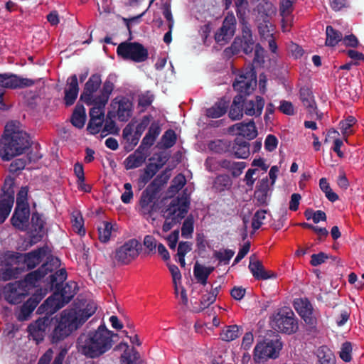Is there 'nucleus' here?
I'll return each instance as SVG.
<instances>
[{
    "label": "nucleus",
    "instance_id": "f257e3e1",
    "mask_svg": "<svg viewBox=\"0 0 364 364\" xmlns=\"http://www.w3.org/2000/svg\"><path fill=\"white\" fill-rule=\"evenodd\" d=\"M117 336V333L108 330L103 323L95 331L80 335L77 344L83 355L87 358H95L112 348V337Z\"/></svg>",
    "mask_w": 364,
    "mask_h": 364
},
{
    "label": "nucleus",
    "instance_id": "f03ea898",
    "mask_svg": "<svg viewBox=\"0 0 364 364\" xmlns=\"http://www.w3.org/2000/svg\"><path fill=\"white\" fill-rule=\"evenodd\" d=\"M67 276L66 270L60 269L48 277V283L54 293L38 308V314L53 316V314L71 301L72 294L66 295V289L70 287L61 288V284L66 280Z\"/></svg>",
    "mask_w": 364,
    "mask_h": 364
},
{
    "label": "nucleus",
    "instance_id": "7ed1b4c3",
    "mask_svg": "<svg viewBox=\"0 0 364 364\" xmlns=\"http://www.w3.org/2000/svg\"><path fill=\"white\" fill-rule=\"evenodd\" d=\"M30 146L29 136L26 132L18 131L13 122L6 124L4 134L0 141V156L4 161H10L22 154Z\"/></svg>",
    "mask_w": 364,
    "mask_h": 364
},
{
    "label": "nucleus",
    "instance_id": "20e7f679",
    "mask_svg": "<svg viewBox=\"0 0 364 364\" xmlns=\"http://www.w3.org/2000/svg\"><path fill=\"white\" fill-rule=\"evenodd\" d=\"M49 338L52 343H58L68 337L79 327L77 313L73 309L63 310L60 317L50 316Z\"/></svg>",
    "mask_w": 364,
    "mask_h": 364
},
{
    "label": "nucleus",
    "instance_id": "39448f33",
    "mask_svg": "<svg viewBox=\"0 0 364 364\" xmlns=\"http://www.w3.org/2000/svg\"><path fill=\"white\" fill-rule=\"evenodd\" d=\"M166 170L157 176L141 193L139 200V213L145 218L151 217L158 210L156 200L161 186L166 183L169 179V176L166 174Z\"/></svg>",
    "mask_w": 364,
    "mask_h": 364
},
{
    "label": "nucleus",
    "instance_id": "423d86ee",
    "mask_svg": "<svg viewBox=\"0 0 364 364\" xmlns=\"http://www.w3.org/2000/svg\"><path fill=\"white\" fill-rule=\"evenodd\" d=\"M190 206V197L187 190L178 197L171 200L166 209L167 215L162 226L164 232H168L174 225L181 223L188 211Z\"/></svg>",
    "mask_w": 364,
    "mask_h": 364
},
{
    "label": "nucleus",
    "instance_id": "0eeeda50",
    "mask_svg": "<svg viewBox=\"0 0 364 364\" xmlns=\"http://www.w3.org/2000/svg\"><path fill=\"white\" fill-rule=\"evenodd\" d=\"M117 78L115 74H109L105 80L100 93L95 96V99L85 102L88 106H93L90 109V119H100L105 118V106L114 89Z\"/></svg>",
    "mask_w": 364,
    "mask_h": 364
},
{
    "label": "nucleus",
    "instance_id": "6e6552de",
    "mask_svg": "<svg viewBox=\"0 0 364 364\" xmlns=\"http://www.w3.org/2000/svg\"><path fill=\"white\" fill-rule=\"evenodd\" d=\"M272 327L278 332L292 334L298 329L297 320L294 313L289 309H283L272 316Z\"/></svg>",
    "mask_w": 364,
    "mask_h": 364
},
{
    "label": "nucleus",
    "instance_id": "1a4fd4ad",
    "mask_svg": "<svg viewBox=\"0 0 364 364\" xmlns=\"http://www.w3.org/2000/svg\"><path fill=\"white\" fill-rule=\"evenodd\" d=\"M117 54L124 60L142 63L149 58L148 50L139 42L124 41L119 44Z\"/></svg>",
    "mask_w": 364,
    "mask_h": 364
},
{
    "label": "nucleus",
    "instance_id": "9d476101",
    "mask_svg": "<svg viewBox=\"0 0 364 364\" xmlns=\"http://www.w3.org/2000/svg\"><path fill=\"white\" fill-rule=\"evenodd\" d=\"M282 344L279 340H265L257 343L254 349V360L257 362L275 359L279 355Z\"/></svg>",
    "mask_w": 364,
    "mask_h": 364
},
{
    "label": "nucleus",
    "instance_id": "9b49d317",
    "mask_svg": "<svg viewBox=\"0 0 364 364\" xmlns=\"http://www.w3.org/2000/svg\"><path fill=\"white\" fill-rule=\"evenodd\" d=\"M141 244L136 239H131L124 242L114 252V260L120 264L127 265L139 255Z\"/></svg>",
    "mask_w": 364,
    "mask_h": 364
},
{
    "label": "nucleus",
    "instance_id": "f8f14e48",
    "mask_svg": "<svg viewBox=\"0 0 364 364\" xmlns=\"http://www.w3.org/2000/svg\"><path fill=\"white\" fill-rule=\"evenodd\" d=\"M257 85V75L253 69L242 70L237 76L232 84L237 95H250Z\"/></svg>",
    "mask_w": 364,
    "mask_h": 364
},
{
    "label": "nucleus",
    "instance_id": "ddd939ff",
    "mask_svg": "<svg viewBox=\"0 0 364 364\" xmlns=\"http://www.w3.org/2000/svg\"><path fill=\"white\" fill-rule=\"evenodd\" d=\"M3 193L0 195V224L9 216L14 203V181L11 178H6Z\"/></svg>",
    "mask_w": 364,
    "mask_h": 364
},
{
    "label": "nucleus",
    "instance_id": "4468645a",
    "mask_svg": "<svg viewBox=\"0 0 364 364\" xmlns=\"http://www.w3.org/2000/svg\"><path fill=\"white\" fill-rule=\"evenodd\" d=\"M237 21L234 14L228 12L225 17L222 26L215 34V40L217 43L223 44L228 43L235 35Z\"/></svg>",
    "mask_w": 364,
    "mask_h": 364
},
{
    "label": "nucleus",
    "instance_id": "2eb2a0df",
    "mask_svg": "<svg viewBox=\"0 0 364 364\" xmlns=\"http://www.w3.org/2000/svg\"><path fill=\"white\" fill-rule=\"evenodd\" d=\"M36 81L30 78L20 77L16 74L0 73V87L6 89H22L35 85Z\"/></svg>",
    "mask_w": 364,
    "mask_h": 364
},
{
    "label": "nucleus",
    "instance_id": "dca6fc26",
    "mask_svg": "<svg viewBox=\"0 0 364 364\" xmlns=\"http://www.w3.org/2000/svg\"><path fill=\"white\" fill-rule=\"evenodd\" d=\"M53 261V264H52L49 262H46L43 263L38 269L32 271L28 273L23 280L18 281V282H22V286L26 288L34 287L36 286V283L39 282L41 279H43L48 272H53V266H58L59 263V260L56 258Z\"/></svg>",
    "mask_w": 364,
    "mask_h": 364
},
{
    "label": "nucleus",
    "instance_id": "f3484780",
    "mask_svg": "<svg viewBox=\"0 0 364 364\" xmlns=\"http://www.w3.org/2000/svg\"><path fill=\"white\" fill-rule=\"evenodd\" d=\"M294 307L304 321L311 326L315 327L317 323L316 318L313 315V306L306 298L298 299L294 301Z\"/></svg>",
    "mask_w": 364,
    "mask_h": 364
},
{
    "label": "nucleus",
    "instance_id": "a211bd4d",
    "mask_svg": "<svg viewBox=\"0 0 364 364\" xmlns=\"http://www.w3.org/2000/svg\"><path fill=\"white\" fill-rule=\"evenodd\" d=\"M299 97L303 105L307 109L310 117L321 119L322 113H319L312 91L307 87H302L299 90Z\"/></svg>",
    "mask_w": 364,
    "mask_h": 364
},
{
    "label": "nucleus",
    "instance_id": "6ab92c4d",
    "mask_svg": "<svg viewBox=\"0 0 364 364\" xmlns=\"http://www.w3.org/2000/svg\"><path fill=\"white\" fill-rule=\"evenodd\" d=\"M28 294V290L22 286V282L9 283L5 287V299L12 304H20Z\"/></svg>",
    "mask_w": 364,
    "mask_h": 364
},
{
    "label": "nucleus",
    "instance_id": "aec40b11",
    "mask_svg": "<svg viewBox=\"0 0 364 364\" xmlns=\"http://www.w3.org/2000/svg\"><path fill=\"white\" fill-rule=\"evenodd\" d=\"M49 318L50 316H44L28 326L29 336L37 343L43 340L47 330L49 331V325H50V321H52L49 320Z\"/></svg>",
    "mask_w": 364,
    "mask_h": 364
},
{
    "label": "nucleus",
    "instance_id": "412c9836",
    "mask_svg": "<svg viewBox=\"0 0 364 364\" xmlns=\"http://www.w3.org/2000/svg\"><path fill=\"white\" fill-rule=\"evenodd\" d=\"M102 84L101 75L99 73L92 74L85 82L82 92L80 97V101L87 102L94 100L97 91Z\"/></svg>",
    "mask_w": 364,
    "mask_h": 364
},
{
    "label": "nucleus",
    "instance_id": "4be33fe9",
    "mask_svg": "<svg viewBox=\"0 0 364 364\" xmlns=\"http://www.w3.org/2000/svg\"><path fill=\"white\" fill-rule=\"evenodd\" d=\"M248 268L256 280H267L277 278V274L272 271H267L262 262L256 258L255 255L250 257Z\"/></svg>",
    "mask_w": 364,
    "mask_h": 364
},
{
    "label": "nucleus",
    "instance_id": "5701e85b",
    "mask_svg": "<svg viewBox=\"0 0 364 364\" xmlns=\"http://www.w3.org/2000/svg\"><path fill=\"white\" fill-rule=\"evenodd\" d=\"M247 95H242L244 113L247 116L259 117L264 109V100L261 96H256L255 100H247Z\"/></svg>",
    "mask_w": 364,
    "mask_h": 364
},
{
    "label": "nucleus",
    "instance_id": "b1692460",
    "mask_svg": "<svg viewBox=\"0 0 364 364\" xmlns=\"http://www.w3.org/2000/svg\"><path fill=\"white\" fill-rule=\"evenodd\" d=\"M29 217L30 208L16 206L11 222L16 229L24 231L28 227Z\"/></svg>",
    "mask_w": 364,
    "mask_h": 364
},
{
    "label": "nucleus",
    "instance_id": "393cba45",
    "mask_svg": "<svg viewBox=\"0 0 364 364\" xmlns=\"http://www.w3.org/2000/svg\"><path fill=\"white\" fill-rule=\"evenodd\" d=\"M46 255L45 247H40L28 253H21V262L26 265L28 269L36 267Z\"/></svg>",
    "mask_w": 364,
    "mask_h": 364
},
{
    "label": "nucleus",
    "instance_id": "a878e982",
    "mask_svg": "<svg viewBox=\"0 0 364 364\" xmlns=\"http://www.w3.org/2000/svg\"><path fill=\"white\" fill-rule=\"evenodd\" d=\"M113 105H117V114L119 121L127 122L132 114L133 105L132 101L125 97L114 99Z\"/></svg>",
    "mask_w": 364,
    "mask_h": 364
},
{
    "label": "nucleus",
    "instance_id": "bb28decb",
    "mask_svg": "<svg viewBox=\"0 0 364 364\" xmlns=\"http://www.w3.org/2000/svg\"><path fill=\"white\" fill-rule=\"evenodd\" d=\"M31 241L36 243L42 240L44 236L45 221L42 218V215L38 212H35L31 216Z\"/></svg>",
    "mask_w": 364,
    "mask_h": 364
},
{
    "label": "nucleus",
    "instance_id": "cd10ccee",
    "mask_svg": "<svg viewBox=\"0 0 364 364\" xmlns=\"http://www.w3.org/2000/svg\"><path fill=\"white\" fill-rule=\"evenodd\" d=\"M230 152L237 159H246L250 155V143L237 136L231 143Z\"/></svg>",
    "mask_w": 364,
    "mask_h": 364
},
{
    "label": "nucleus",
    "instance_id": "c85d7f7f",
    "mask_svg": "<svg viewBox=\"0 0 364 364\" xmlns=\"http://www.w3.org/2000/svg\"><path fill=\"white\" fill-rule=\"evenodd\" d=\"M269 191V180L267 177H265L258 182L254 193L258 205H267V198Z\"/></svg>",
    "mask_w": 364,
    "mask_h": 364
},
{
    "label": "nucleus",
    "instance_id": "c756f323",
    "mask_svg": "<svg viewBox=\"0 0 364 364\" xmlns=\"http://www.w3.org/2000/svg\"><path fill=\"white\" fill-rule=\"evenodd\" d=\"M276 11L273 4L267 0H261L254 9L256 21H264Z\"/></svg>",
    "mask_w": 364,
    "mask_h": 364
},
{
    "label": "nucleus",
    "instance_id": "7c9ffc66",
    "mask_svg": "<svg viewBox=\"0 0 364 364\" xmlns=\"http://www.w3.org/2000/svg\"><path fill=\"white\" fill-rule=\"evenodd\" d=\"M218 164L222 168L229 171L234 178L240 176L247 166L246 162L234 161L230 159L220 160Z\"/></svg>",
    "mask_w": 364,
    "mask_h": 364
},
{
    "label": "nucleus",
    "instance_id": "2f4dec72",
    "mask_svg": "<svg viewBox=\"0 0 364 364\" xmlns=\"http://www.w3.org/2000/svg\"><path fill=\"white\" fill-rule=\"evenodd\" d=\"M233 127H235L238 131V135L246 138L247 140L253 139L257 136V130L253 119L248 122H243L235 124Z\"/></svg>",
    "mask_w": 364,
    "mask_h": 364
},
{
    "label": "nucleus",
    "instance_id": "473e14b6",
    "mask_svg": "<svg viewBox=\"0 0 364 364\" xmlns=\"http://www.w3.org/2000/svg\"><path fill=\"white\" fill-rule=\"evenodd\" d=\"M242 37L243 44V52L246 55L251 54L254 50L255 42L253 39L252 32L250 26L241 27Z\"/></svg>",
    "mask_w": 364,
    "mask_h": 364
},
{
    "label": "nucleus",
    "instance_id": "72a5a7b5",
    "mask_svg": "<svg viewBox=\"0 0 364 364\" xmlns=\"http://www.w3.org/2000/svg\"><path fill=\"white\" fill-rule=\"evenodd\" d=\"M228 107V102L224 98H221L206 109L205 115L209 118H219L226 113Z\"/></svg>",
    "mask_w": 364,
    "mask_h": 364
},
{
    "label": "nucleus",
    "instance_id": "f704fd0d",
    "mask_svg": "<svg viewBox=\"0 0 364 364\" xmlns=\"http://www.w3.org/2000/svg\"><path fill=\"white\" fill-rule=\"evenodd\" d=\"M72 124L78 129H82L86 121L85 109L80 102L77 103L71 116Z\"/></svg>",
    "mask_w": 364,
    "mask_h": 364
},
{
    "label": "nucleus",
    "instance_id": "c9c22d12",
    "mask_svg": "<svg viewBox=\"0 0 364 364\" xmlns=\"http://www.w3.org/2000/svg\"><path fill=\"white\" fill-rule=\"evenodd\" d=\"M242 102V95H237L233 98L232 103L229 111V117L232 120H239L243 117L245 113Z\"/></svg>",
    "mask_w": 364,
    "mask_h": 364
},
{
    "label": "nucleus",
    "instance_id": "e433bc0d",
    "mask_svg": "<svg viewBox=\"0 0 364 364\" xmlns=\"http://www.w3.org/2000/svg\"><path fill=\"white\" fill-rule=\"evenodd\" d=\"M21 253L7 251L0 257V266L14 267V265L21 262Z\"/></svg>",
    "mask_w": 364,
    "mask_h": 364
},
{
    "label": "nucleus",
    "instance_id": "4c0bfd02",
    "mask_svg": "<svg viewBox=\"0 0 364 364\" xmlns=\"http://www.w3.org/2000/svg\"><path fill=\"white\" fill-rule=\"evenodd\" d=\"M159 171V167L155 164L149 163L147 164L138 178L139 186L144 187Z\"/></svg>",
    "mask_w": 364,
    "mask_h": 364
},
{
    "label": "nucleus",
    "instance_id": "58836bf2",
    "mask_svg": "<svg viewBox=\"0 0 364 364\" xmlns=\"http://www.w3.org/2000/svg\"><path fill=\"white\" fill-rule=\"evenodd\" d=\"M326 39L325 44L327 46L333 47L343 39L341 32L337 31L331 26H327L326 28Z\"/></svg>",
    "mask_w": 364,
    "mask_h": 364
},
{
    "label": "nucleus",
    "instance_id": "ea45409f",
    "mask_svg": "<svg viewBox=\"0 0 364 364\" xmlns=\"http://www.w3.org/2000/svg\"><path fill=\"white\" fill-rule=\"evenodd\" d=\"M232 181L228 174H220L215 177L213 188L218 192H223L231 188Z\"/></svg>",
    "mask_w": 364,
    "mask_h": 364
},
{
    "label": "nucleus",
    "instance_id": "a19ab883",
    "mask_svg": "<svg viewBox=\"0 0 364 364\" xmlns=\"http://www.w3.org/2000/svg\"><path fill=\"white\" fill-rule=\"evenodd\" d=\"M23 272V269L16 267H1L0 268V281H9L11 279H17L19 275Z\"/></svg>",
    "mask_w": 364,
    "mask_h": 364
},
{
    "label": "nucleus",
    "instance_id": "79ce46f5",
    "mask_svg": "<svg viewBox=\"0 0 364 364\" xmlns=\"http://www.w3.org/2000/svg\"><path fill=\"white\" fill-rule=\"evenodd\" d=\"M231 141L229 140L218 139L212 141L208 144L210 151L217 154H225L230 152Z\"/></svg>",
    "mask_w": 364,
    "mask_h": 364
},
{
    "label": "nucleus",
    "instance_id": "37998d69",
    "mask_svg": "<svg viewBox=\"0 0 364 364\" xmlns=\"http://www.w3.org/2000/svg\"><path fill=\"white\" fill-rule=\"evenodd\" d=\"M242 333V329L237 325H232L223 329L220 333L222 340L225 341H232L240 336Z\"/></svg>",
    "mask_w": 364,
    "mask_h": 364
},
{
    "label": "nucleus",
    "instance_id": "c03bdc74",
    "mask_svg": "<svg viewBox=\"0 0 364 364\" xmlns=\"http://www.w3.org/2000/svg\"><path fill=\"white\" fill-rule=\"evenodd\" d=\"M318 358L320 364H336V358L334 354L326 346H321L318 348Z\"/></svg>",
    "mask_w": 364,
    "mask_h": 364
},
{
    "label": "nucleus",
    "instance_id": "a18cd8bd",
    "mask_svg": "<svg viewBox=\"0 0 364 364\" xmlns=\"http://www.w3.org/2000/svg\"><path fill=\"white\" fill-rule=\"evenodd\" d=\"M186 183L185 176L178 173L172 180L171 186L168 188V194L172 197L176 194Z\"/></svg>",
    "mask_w": 364,
    "mask_h": 364
},
{
    "label": "nucleus",
    "instance_id": "49530a36",
    "mask_svg": "<svg viewBox=\"0 0 364 364\" xmlns=\"http://www.w3.org/2000/svg\"><path fill=\"white\" fill-rule=\"evenodd\" d=\"M146 161L145 157L142 155L136 154L134 152L130 154L124 161V164L127 170L139 168Z\"/></svg>",
    "mask_w": 364,
    "mask_h": 364
},
{
    "label": "nucleus",
    "instance_id": "de8ad7c7",
    "mask_svg": "<svg viewBox=\"0 0 364 364\" xmlns=\"http://www.w3.org/2000/svg\"><path fill=\"white\" fill-rule=\"evenodd\" d=\"M114 227L109 222H102L98 227L99 240L102 242H107L111 237L112 231Z\"/></svg>",
    "mask_w": 364,
    "mask_h": 364
},
{
    "label": "nucleus",
    "instance_id": "09e8293b",
    "mask_svg": "<svg viewBox=\"0 0 364 364\" xmlns=\"http://www.w3.org/2000/svg\"><path fill=\"white\" fill-rule=\"evenodd\" d=\"M194 231V218L192 215H189L183 221L181 227V236L186 239L192 237Z\"/></svg>",
    "mask_w": 364,
    "mask_h": 364
},
{
    "label": "nucleus",
    "instance_id": "8fccbe9b",
    "mask_svg": "<svg viewBox=\"0 0 364 364\" xmlns=\"http://www.w3.org/2000/svg\"><path fill=\"white\" fill-rule=\"evenodd\" d=\"M243 48L242 39L240 37H236L231 46L225 49L224 55L228 58H230L234 55L238 54L241 50L243 51Z\"/></svg>",
    "mask_w": 364,
    "mask_h": 364
},
{
    "label": "nucleus",
    "instance_id": "3c124183",
    "mask_svg": "<svg viewBox=\"0 0 364 364\" xmlns=\"http://www.w3.org/2000/svg\"><path fill=\"white\" fill-rule=\"evenodd\" d=\"M319 186L321 190L325 193L326 197L331 202H335L338 200V196L334 193L327 182L326 178H321L319 181Z\"/></svg>",
    "mask_w": 364,
    "mask_h": 364
},
{
    "label": "nucleus",
    "instance_id": "603ef678",
    "mask_svg": "<svg viewBox=\"0 0 364 364\" xmlns=\"http://www.w3.org/2000/svg\"><path fill=\"white\" fill-rule=\"evenodd\" d=\"M177 140V136L174 130H166L161 137L162 147L169 149L174 146Z\"/></svg>",
    "mask_w": 364,
    "mask_h": 364
},
{
    "label": "nucleus",
    "instance_id": "864d4df0",
    "mask_svg": "<svg viewBox=\"0 0 364 364\" xmlns=\"http://www.w3.org/2000/svg\"><path fill=\"white\" fill-rule=\"evenodd\" d=\"M35 309L36 306L27 300L21 307L20 312L17 315L18 320L20 321H27Z\"/></svg>",
    "mask_w": 364,
    "mask_h": 364
},
{
    "label": "nucleus",
    "instance_id": "5fc2aeb1",
    "mask_svg": "<svg viewBox=\"0 0 364 364\" xmlns=\"http://www.w3.org/2000/svg\"><path fill=\"white\" fill-rule=\"evenodd\" d=\"M235 251L230 249H225L223 251L215 250L213 252V257L219 261L220 263L224 264H229L230 260L234 256Z\"/></svg>",
    "mask_w": 364,
    "mask_h": 364
},
{
    "label": "nucleus",
    "instance_id": "6e6d98bb",
    "mask_svg": "<svg viewBox=\"0 0 364 364\" xmlns=\"http://www.w3.org/2000/svg\"><path fill=\"white\" fill-rule=\"evenodd\" d=\"M205 267L196 262L193 267V274L198 282L205 286L207 284L208 275L205 272Z\"/></svg>",
    "mask_w": 364,
    "mask_h": 364
},
{
    "label": "nucleus",
    "instance_id": "4d7b16f0",
    "mask_svg": "<svg viewBox=\"0 0 364 364\" xmlns=\"http://www.w3.org/2000/svg\"><path fill=\"white\" fill-rule=\"evenodd\" d=\"M28 187L24 186L21 188L16 196V206L29 208V205L28 203Z\"/></svg>",
    "mask_w": 364,
    "mask_h": 364
},
{
    "label": "nucleus",
    "instance_id": "13d9d810",
    "mask_svg": "<svg viewBox=\"0 0 364 364\" xmlns=\"http://www.w3.org/2000/svg\"><path fill=\"white\" fill-rule=\"evenodd\" d=\"M72 224L73 230L80 235L85 234V230L84 228V221L82 216L78 213L77 215H73Z\"/></svg>",
    "mask_w": 364,
    "mask_h": 364
},
{
    "label": "nucleus",
    "instance_id": "bf43d9fd",
    "mask_svg": "<svg viewBox=\"0 0 364 364\" xmlns=\"http://www.w3.org/2000/svg\"><path fill=\"white\" fill-rule=\"evenodd\" d=\"M352 345L349 341H346L341 346V351L339 352L340 358L344 362L348 363L352 360Z\"/></svg>",
    "mask_w": 364,
    "mask_h": 364
},
{
    "label": "nucleus",
    "instance_id": "052dcab7",
    "mask_svg": "<svg viewBox=\"0 0 364 364\" xmlns=\"http://www.w3.org/2000/svg\"><path fill=\"white\" fill-rule=\"evenodd\" d=\"M267 211L265 210H259L254 214L252 220V227L254 230H258L263 224V220L266 218Z\"/></svg>",
    "mask_w": 364,
    "mask_h": 364
},
{
    "label": "nucleus",
    "instance_id": "680f3d73",
    "mask_svg": "<svg viewBox=\"0 0 364 364\" xmlns=\"http://www.w3.org/2000/svg\"><path fill=\"white\" fill-rule=\"evenodd\" d=\"M356 122L357 120L354 117L348 116L345 120L339 122L340 129L345 136L351 133V132H349V129Z\"/></svg>",
    "mask_w": 364,
    "mask_h": 364
},
{
    "label": "nucleus",
    "instance_id": "e2e57ef3",
    "mask_svg": "<svg viewBox=\"0 0 364 364\" xmlns=\"http://www.w3.org/2000/svg\"><path fill=\"white\" fill-rule=\"evenodd\" d=\"M97 309L94 304H88L81 311L80 318L78 319L79 325L85 322L91 316H92Z\"/></svg>",
    "mask_w": 364,
    "mask_h": 364
},
{
    "label": "nucleus",
    "instance_id": "0e129e2a",
    "mask_svg": "<svg viewBox=\"0 0 364 364\" xmlns=\"http://www.w3.org/2000/svg\"><path fill=\"white\" fill-rule=\"evenodd\" d=\"M104 122V119H90L87 130L91 134H98L102 127Z\"/></svg>",
    "mask_w": 364,
    "mask_h": 364
},
{
    "label": "nucleus",
    "instance_id": "69168bd1",
    "mask_svg": "<svg viewBox=\"0 0 364 364\" xmlns=\"http://www.w3.org/2000/svg\"><path fill=\"white\" fill-rule=\"evenodd\" d=\"M157 241L154 236L147 235L144 237L143 245L148 250V254H154L156 252L157 247Z\"/></svg>",
    "mask_w": 364,
    "mask_h": 364
},
{
    "label": "nucleus",
    "instance_id": "338daca9",
    "mask_svg": "<svg viewBox=\"0 0 364 364\" xmlns=\"http://www.w3.org/2000/svg\"><path fill=\"white\" fill-rule=\"evenodd\" d=\"M216 299L212 296L210 293L202 296L200 300V306L196 309V312H200L205 309L208 308L210 304L215 301Z\"/></svg>",
    "mask_w": 364,
    "mask_h": 364
},
{
    "label": "nucleus",
    "instance_id": "774afa93",
    "mask_svg": "<svg viewBox=\"0 0 364 364\" xmlns=\"http://www.w3.org/2000/svg\"><path fill=\"white\" fill-rule=\"evenodd\" d=\"M329 257H330L328 255H327L323 252H321L318 254H313L311 256L310 264L313 267H317V266L324 263L326 262V260L327 259H328Z\"/></svg>",
    "mask_w": 364,
    "mask_h": 364
}]
</instances>
